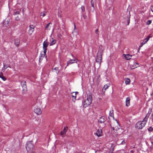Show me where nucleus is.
<instances>
[{
  "mask_svg": "<svg viewBox=\"0 0 153 153\" xmlns=\"http://www.w3.org/2000/svg\"><path fill=\"white\" fill-rule=\"evenodd\" d=\"M107 119V118L106 117L102 116L100 118L98 121L100 123H103Z\"/></svg>",
  "mask_w": 153,
  "mask_h": 153,
  "instance_id": "nucleus-10",
  "label": "nucleus"
},
{
  "mask_svg": "<svg viewBox=\"0 0 153 153\" xmlns=\"http://www.w3.org/2000/svg\"><path fill=\"white\" fill-rule=\"evenodd\" d=\"M136 64H137V65H138V64L137 63H136Z\"/></svg>",
  "mask_w": 153,
  "mask_h": 153,
  "instance_id": "nucleus-49",
  "label": "nucleus"
},
{
  "mask_svg": "<svg viewBox=\"0 0 153 153\" xmlns=\"http://www.w3.org/2000/svg\"><path fill=\"white\" fill-rule=\"evenodd\" d=\"M131 56L130 55L128 54L126 55L125 56V58L127 59V60H129L130 59L131 57Z\"/></svg>",
  "mask_w": 153,
  "mask_h": 153,
  "instance_id": "nucleus-24",
  "label": "nucleus"
},
{
  "mask_svg": "<svg viewBox=\"0 0 153 153\" xmlns=\"http://www.w3.org/2000/svg\"><path fill=\"white\" fill-rule=\"evenodd\" d=\"M45 56L46 58L47 56L46 55V53L45 54L44 53V54H42L41 53L39 57V61H41Z\"/></svg>",
  "mask_w": 153,
  "mask_h": 153,
  "instance_id": "nucleus-15",
  "label": "nucleus"
},
{
  "mask_svg": "<svg viewBox=\"0 0 153 153\" xmlns=\"http://www.w3.org/2000/svg\"><path fill=\"white\" fill-rule=\"evenodd\" d=\"M130 14V12H129V15L130 14Z\"/></svg>",
  "mask_w": 153,
  "mask_h": 153,
  "instance_id": "nucleus-50",
  "label": "nucleus"
},
{
  "mask_svg": "<svg viewBox=\"0 0 153 153\" xmlns=\"http://www.w3.org/2000/svg\"><path fill=\"white\" fill-rule=\"evenodd\" d=\"M151 37L150 36V35H149V36H147L146 38L144 40H143V42L145 44L149 40V38Z\"/></svg>",
  "mask_w": 153,
  "mask_h": 153,
  "instance_id": "nucleus-19",
  "label": "nucleus"
},
{
  "mask_svg": "<svg viewBox=\"0 0 153 153\" xmlns=\"http://www.w3.org/2000/svg\"><path fill=\"white\" fill-rule=\"evenodd\" d=\"M151 23H152V21L151 20H149L147 21V22H146V24L148 25H149L150 24H151Z\"/></svg>",
  "mask_w": 153,
  "mask_h": 153,
  "instance_id": "nucleus-32",
  "label": "nucleus"
},
{
  "mask_svg": "<svg viewBox=\"0 0 153 153\" xmlns=\"http://www.w3.org/2000/svg\"><path fill=\"white\" fill-rule=\"evenodd\" d=\"M111 148L112 149V150L110 151L108 153H112L113 152V151H114V146H113V145H112L111 147Z\"/></svg>",
  "mask_w": 153,
  "mask_h": 153,
  "instance_id": "nucleus-26",
  "label": "nucleus"
},
{
  "mask_svg": "<svg viewBox=\"0 0 153 153\" xmlns=\"http://www.w3.org/2000/svg\"><path fill=\"white\" fill-rule=\"evenodd\" d=\"M78 93L77 92H73L72 94V97L73 98H74V99H76V94Z\"/></svg>",
  "mask_w": 153,
  "mask_h": 153,
  "instance_id": "nucleus-23",
  "label": "nucleus"
},
{
  "mask_svg": "<svg viewBox=\"0 0 153 153\" xmlns=\"http://www.w3.org/2000/svg\"><path fill=\"white\" fill-rule=\"evenodd\" d=\"M130 152L131 153H133L134 152V151H133V150H131V151H130Z\"/></svg>",
  "mask_w": 153,
  "mask_h": 153,
  "instance_id": "nucleus-44",
  "label": "nucleus"
},
{
  "mask_svg": "<svg viewBox=\"0 0 153 153\" xmlns=\"http://www.w3.org/2000/svg\"><path fill=\"white\" fill-rule=\"evenodd\" d=\"M54 70H56V73L57 74H58L59 73V71H58V70H59V68H58V67H56L55 68H54Z\"/></svg>",
  "mask_w": 153,
  "mask_h": 153,
  "instance_id": "nucleus-30",
  "label": "nucleus"
},
{
  "mask_svg": "<svg viewBox=\"0 0 153 153\" xmlns=\"http://www.w3.org/2000/svg\"><path fill=\"white\" fill-rule=\"evenodd\" d=\"M98 32H99V30L98 29H97L95 31V33L96 34H97V35L98 36L99 35Z\"/></svg>",
  "mask_w": 153,
  "mask_h": 153,
  "instance_id": "nucleus-35",
  "label": "nucleus"
},
{
  "mask_svg": "<svg viewBox=\"0 0 153 153\" xmlns=\"http://www.w3.org/2000/svg\"><path fill=\"white\" fill-rule=\"evenodd\" d=\"M68 129V128L67 127H65L63 130L61 132L60 134L62 137L65 136Z\"/></svg>",
  "mask_w": 153,
  "mask_h": 153,
  "instance_id": "nucleus-6",
  "label": "nucleus"
},
{
  "mask_svg": "<svg viewBox=\"0 0 153 153\" xmlns=\"http://www.w3.org/2000/svg\"><path fill=\"white\" fill-rule=\"evenodd\" d=\"M94 1L93 0H91V6L93 7L94 8Z\"/></svg>",
  "mask_w": 153,
  "mask_h": 153,
  "instance_id": "nucleus-31",
  "label": "nucleus"
},
{
  "mask_svg": "<svg viewBox=\"0 0 153 153\" xmlns=\"http://www.w3.org/2000/svg\"><path fill=\"white\" fill-rule=\"evenodd\" d=\"M153 130V128L151 126L150 127L148 128V130L149 132H151Z\"/></svg>",
  "mask_w": 153,
  "mask_h": 153,
  "instance_id": "nucleus-29",
  "label": "nucleus"
},
{
  "mask_svg": "<svg viewBox=\"0 0 153 153\" xmlns=\"http://www.w3.org/2000/svg\"><path fill=\"white\" fill-rule=\"evenodd\" d=\"M144 44H145L142 42V43L140 44V45L139 46V48H140L142 47L143 46Z\"/></svg>",
  "mask_w": 153,
  "mask_h": 153,
  "instance_id": "nucleus-38",
  "label": "nucleus"
},
{
  "mask_svg": "<svg viewBox=\"0 0 153 153\" xmlns=\"http://www.w3.org/2000/svg\"><path fill=\"white\" fill-rule=\"evenodd\" d=\"M113 131H112V133H113V132L114 131L116 133L114 135H113V136L115 137L117 136L118 134H119L118 133V132L120 130V128H118V130L117 129V128L115 127H113Z\"/></svg>",
  "mask_w": 153,
  "mask_h": 153,
  "instance_id": "nucleus-7",
  "label": "nucleus"
},
{
  "mask_svg": "<svg viewBox=\"0 0 153 153\" xmlns=\"http://www.w3.org/2000/svg\"><path fill=\"white\" fill-rule=\"evenodd\" d=\"M108 86L107 85H104L103 87V89H105V90H106V89L108 88Z\"/></svg>",
  "mask_w": 153,
  "mask_h": 153,
  "instance_id": "nucleus-33",
  "label": "nucleus"
},
{
  "mask_svg": "<svg viewBox=\"0 0 153 153\" xmlns=\"http://www.w3.org/2000/svg\"><path fill=\"white\" fill-rule=\"evenodd\" d=\"M6 23V21H5V22H4V23H3V24H4V25H5V24H4V23Z\"/></svg>",
  "mask_w": 153,
  "mask_h": 153,
  "instance_id": "nucleus-45",
  "label": "nucleus"
},
{
  "mask_svg": "<svg viewBox=\"0 0 153 153\" xmlns=\"http://www.w3.org/2000/svg\"><path fill=\"white\" fill-rule=\"evenodd\" d=\"M130 98L129 97L126 98V106H128L130 105Z\"/></svg>",
  "mask_w": 153,
  "mask_h": 153,
  "instance_id": "nucleus-16",
  "label": "nucleus"
},
{
  "mask_svg": "<svg viewBox=\"0 0 153 153\" xmlns=\"http://www.w3.org/2000/svg\"><path fill=\"white\" fill-rule=\"evenodd\" d=\"M144 44H145L142 42V43L140 44V45L139 46V48H140L142 47L143 46Z\"/></svg>",
  "mask_w": 153,
  "mask_h": 153,
  "instance_id": "nucleus-37",
  "label": "nucleus"
},
{
  "mask_svg": "<svg viewBox=\"0 0 153 153\" xmlns=\"http://www.w3.org/2000/svg\"><path fill=\"white\" fill-rule=\"evenodd\" d=\"M29 27L28 33L30 35H31L34 30L35 27L33 25H30L29 26Z\"/></svg>",
  "mask_w": 153,
  "mask_h": 153,
  "instance_id": "nucleus-8",
  "label": "nucleus"
},
{
  "mask_svg": "<svg viewBox=\"0 0 153 153\" xmlns=\"http://www.w3.org/2000/svg\"><path fill=\"white\" fill-rule=\"evenodd\" d=\"M130 80L128 78H127L125 80V83L126 84L128 85L130 83Z\"/></svg>",
  "mask_w": 153,
  "mask_h": 153,
  "instance_id": "nucleus-25",
  "label": "nucleus"
},
{
  "mask_svg": "<svg viewBox=\"0 0 153 153\" xmlns=\"http://www.w3.org/2000/svg\"><path fill=\"white\" fill-rule=\"evenodd\" d=\"M6 22H7V24H8V22L7 21Z\"/></svg>",
  "mask_w": 153,
  "mask_h": 153,
  "instance_id": "nucleus-48",
  "label": "nucleus"
},
{
  "mask_svg": "<svg viewBox=\"0 0 153 153\" xmlns=\"http://www.w3.org/2000/svg\"><path fill=\"white\" fill-rule=\"evenodd\" d=\"M125 143H126V142H125V141L124 140H123L121 142V144H124Z\"/></svg>",
  "mask_w": 153,
  "mask_h": 153,
  "instance_id": "nucleus-41",
  "label": "nucleus"
},
{
  "mask_svg": "<svg viewBox=\"0 0 153 153\" xmlns=\"http://www.w3.org/2000/svg\"><path fill=\"white\" fill-rule=\"evenodd\" d=\"M19 14V12L18 11H16V12H14V15H16L17 14Z\"/></svg>",
  "mask_w": 153,
  "mask_h": 153,
  "instance_id": "nucleus-36",
  "label": "nucleus"
},
{
  "mask_svg": "<svg viewBox=\"0 0 153 153\" xmlns=\"http://www.w3.org/2000/svg\"><path fill=\"white\" fill-rule=\"evenodd\" d=\"M51 24V23H49L47 25V26L45 27V30H49L51 29V26L50 25Z\"/></svg>",
  "mask_w": 153,
  "mask_h": 153,
  "instance_id": "nucleus-22",
  "label": "nucleus"
},
{
  "mask_svg": "<svg viewBox=\"0 0 153 153\" xmlns=\"http://www.w3.org/2000/svg\"><path fill=\"white\" fill-rule=\"evenodd\" d=\"M147 121V120L144 118L142 121L137 122L135 124V126L136 128L142 129L145 126Z\"/></svg>",
  "mask_w": 153,
  "mask_h": 153,
  "instance_id": "nucleus-1",
  "label": "nucleus"
},
{
  "mask_svg": "<svg viewBox=\"0 0 153 153\" xmlns=\"http://www.w3.org/2000/svg\"><path fill=\"white\" fill-rule=\"evenodd\" d=\"M92 101L91 95L89 94L87 96V98L83 102L82 105L84 107L86 108L90 105Z\"/></svg>",
  "mask_w": 153,
  "mask_h": 153,
  "instance_id": "nucleus-2",
  "label": "nucleus"
},
{
  "mask_svg": "<svg viewBox=\"0 0 153 153\" xmlns=\"http://www.w3.org/2000/svg\"><path fill=\"white\" fill-rule=\"evenodd\" d=\"M130 15H129V16H128L127 17V25H128L130 23Z\"/></svg>",
  "mask_w": 153,
  "mask_h": 153,
  "instance_id": "nucleus-27",
  "label": "nucleus"
},
{
  "mask_svg": "<svg viewBox=\"0 0 153 153\" xmlns=\"http://www.w3.org/2000/svg\"><path fill=\"white\" fill-rule=\"evenodd\" d=\"M0 77L4 81H5L6 80V78L3 75H1Z\"/></svg>",
  "mask_w": 153,
  "mask_h": 153,
  "instance_id": "nucleus-28",
  "label": "nucleus"
},
{
  "mask_svg": "<svg viewBox=\"0 0 153 153\" xmlns=\"http://www.w3.org/2000/svg\"><path fill=\"white\" fill-rule=\"evenodd\" d=\"M8 67H9L10 68H11V67H10L9 65H7L5 64H3V67L2 69V71L4 70L3 72H4L5 70Z\"/></svg>",
  "mask_w": 153,
  "mask_h": 153,
  "instance_id": "nucleus-20",
  "label": "nucleus"
},
{
  "mask_svg": "<svg viewBox=\"0 0 153 153\" xmlns=\"http://www.w3.org/2000/svg\"><path fill=\"white\" fill-rule=\"evenodd\" d=\"M152 120L153 122V113L152 115Z\"/></svg>",
  "mask_w": 153,
  "mask_h": 153,
  "instance_id": "nucleus-43",
  "label": "nucleus"
},
{
  "mask_svg": "<svg viewBox=\"0 0 153 153\" xmlns=\"http://www.w3.org/2000/svg\"><path fill=\"white\" fill-rule=\"evenodd\" d=\"M140 48H139V49H138V52H139V50H140Z\"/></svg>",
  "mask_w": 153,
  "mask_h": 153,
  "instance_id": "nucleus-46",
  "label": "nucleus"
},
{
  "mask_svg": "<svg viewBox=\"0 0 153 153\" xmlns=\"http://www.w3.org/2000/svg\"><path fill=\"white\" fill-rule=\"evenodd\" d=\"M48 42L47 40L43 42V48L44 50L43 53H44L45 54L46 53L47 47H48Z\"/></svg>",
  "mask_w": 153,
  "mask_h": 153,
  "instance_id": "nucleus-5",
  "label": "nucleus"
},
{
  "mask_svg": "<svg viewBox=\"0 0 153 153\" xmlns=\"http://www.w3.org/2000/svg\"><path fill=\"white\" fill-rule=\"evenodd\" d=\"M34 112L37 114H40L42 113L41 109L38 107L34 109Z\"/></svg>",
  "mask_w": 153,
  "mask_h": 153,
  "instance_id": "nucleus-9",
  "label": "nucleus"
},
{
  "mask_svg": "<svg viewBox=\"0 0 153 153\" xmlns=\"http://www.w3.org/2000/svg\"><path fill=\"white\" fill-rule=\"evenodd\" d=\"M103 52V50L102 49V48H101L100 47L99 49L97 52V57L96 59V62L97 63H98L100 64L101 62L102 58V54Z\"/></svg>",
  "mask_w": 153,
  "mask_h": 153,
  "instance_id": "nucleus-4",
  "label": "nucleus"
},
{
  "mask_svg": "<svg viewBox=\"0 0 153 153\" xmlns=\"http://www.w3.org/2000/svg\"><path fill=\"white\" fill-rule=\"evenodd\" d=\"M114 111L113 110L110 111L109 116L108 117V119H110V117L112 118L113 119H114Z\"/></svg>",
  "mask_w": 153,
  "mask_h": 153,
  "instance_id": "nucleus-18",
  "label": "nucleus"
},
{
  "mask_svg": "<svg viewBox=\"0 0 153 153\" xmlns=\"http://www.w3.org/2000/svg\"><path fill=\"white\" fill-rule=\"evenodd\" d=\"M152 108H150L149 110L148 113L146 114V116L145 117H144V118H145L146 120H148V118L149 117L151 113H152Z\"/></svg>",
  "mask_w": 153,
  "mask_h": 153,
  "instance_id": "nucleus-13",
  "label": "nucleus"
},
{
  "mask_svg": "<svg viewBox=\"0 0 153 153\" xmlns=\"http://www.w3.org/2000/svg\"><path fill=\"white\" fill-rule=\"evenodd\" d=\"M26 148L27 152L29 153L34 152V146L32 141H28L27 142Z\"/></svg>",
  "mask_w": 153,
  "mask_h": 153,
  "instance_id": "nucleus-3",
  "label": "nucleus"
},
{
  "mask_svg": "<svg viewBox=\"0 0 153 153\" xmlns=\"http://www.w3.org/2000/svg\"><path fill=\"white\" fill-rule=\"evenodd\" d=\"M102 134L101 130L100 129L97 130L96 132V135L98 137H100L101 136Z\"/></svg>",
  "mask_w": 153,
  "mask_h": 153,
  "instance_id": "nucleus-21",
  "label": "nucleus"
},
{
  "mask_svg": "<svg viewBox=\"0 0 153 153\" xmlns=\"http://www.w3.org/2000/svg\"><path fill=\"white\" fill-rule=\"evenodd\" d=\"M151 10L152 12H153V6H152L151 7Z\"/></svg>",
  "mask_w": 153,
  "mask_h": 153,
  "instance_id": "nucleus-42",
  "label": "nucleus"
},
{
  "mask_svg": "<svg viewBox=\"0 0 153 153\" xmlns=\"http://www.w3.org/2000/svg\"><path fill=\"white\" fill-rule=\"evenodd\" d=\"M16 21H19V16H17L16 17Z\"/></svg>",
  "mask_w": 153,
  "mask_h": 153,
  "instance_id": "nucleus-40",
  "label": "nucleus"
},
{
  "mask_svg": "<svg viewBox=\"0 0 153 153\" xmlns=\"http://www.w3.org/2000/svg\"><path fill=\"white\" fill-rule=\"evenodd\" d=\"M15 44V45L18 47L20 44V40L19 39H15L14 41Z\"/></svg>",
  "mask_w": 153,
  "mask_h": 153,
  "instance_id": "nucleus-14",
  "label": "nucleus"
},
{
  "mask_svg": "<svg viewBox=\"0 0 153 153\" xmlns=\"http://www.w3.org/2000/svg\"><path fill=\"white\" fill-rule=\"evenodd\" d=\"M51 42L50 44V46H52L55 44L56 43V40L55 39H54L53 38H52L51 39Z\"/></svg>",
  "mask_w": 153,
  "mask_h": 153,
  "instance_id": "nucleus-17",
  "label": "nucleus"
},
{
  "mask_svg": "<svg viewBox=\"0 0 153 153\" xmlns=\"http://www.w3.org/2000/svg\"><path fill=\"white\" fill-rule=\"evenodd\" d=\"M21 84L23 88V90H26L27 88L26 82L24 81H22Z\"/></svg>",
  "mask_w": 153,
  "mask_h": 153,
  "instance_id": "nucleus-12",
  "label": "nucleus"
},
{
  "mask_svg": "<svg viewBox=\"0 0 153 153\" xmlns=\"http://www.w3.org/2000/svg\"><path fill=\"white\" fill-rule=\"evenodd\" d=\"M82 10V12H84L85 11V7L84 6H82L81 7Z\"/></svg>",
  "mask_w": 153,
  "mask_h": 153,
  "instance_id": "nucleus-34",
  "label": "nucleus"
},
{
  "mask_svg": "<svg viewBox=\"0 0 153 153\" xmlns=\"http://www.w3.org/2000/svg\"><path fill=\"white\" fill-rule=\"evenodd\" d=\"M45 13H41V16H42L43 17H44V16H45Z\"/></svg>",
  "mask_w": 153,
  "mask_h": 153,
  "instance_id": "nucleus-39",
  "label": "nucleus"
},
{
  "mask_svg": "<svg viewBox=\"0 0 153 153\" xmlns=\"http://www.w3.org/2000/svg\"><path fill=\"white\" fill-rule=\"evenodd\" d=\"M74 29H75V28L76 26H75V24L74 25Z\"/></svg>",
  "mask_w": 153,
  "mask_h": 153,
  "instance_id": "nucleus-47",
  "label": "nucleus"
},
{
  "mask_svg": "<svg viewBox=\"0 0 153 153\" xmlns=\"http://www.w3.org/2000/svg\"><path fill=\"white\" fill-rule=\"evenodd\" d=\"M77 60L76 59H70L67 62V66H68L69 64H71L75 62L76 63L77 62Z\"/></svg>",
  "mask_w": 153,
  "mask_h": 153,
  "instance_id": "nucleus-11",
  "label": "nucleus"
}]
</instances>
